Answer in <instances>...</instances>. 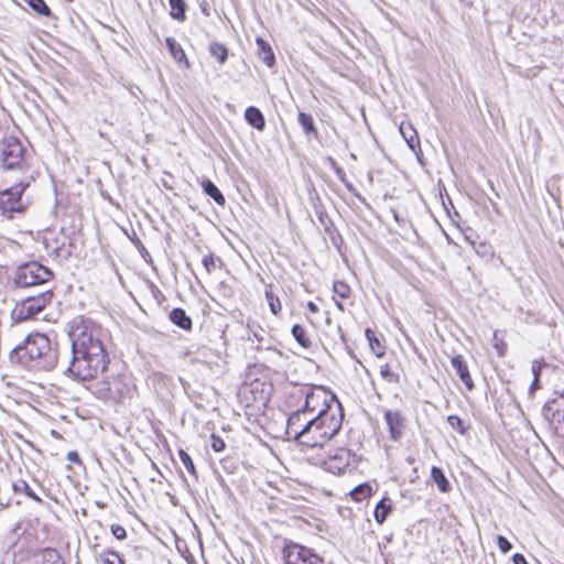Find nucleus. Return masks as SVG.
<instances>
[{
  "mask_svg": "<svg viewBox=\"0 0 564 564\" xmlns=\"http://www.w3.org/2000/svg\"><path fill=\"white\" fill-rule=\"evenodd\" d=\"M72 359L65 373L78 381L104 375L110 362L105 341L109 334L100 324L84 315L75 316L67 330Z\"/></svg>",
  "mask_w": 564,
  "mask_h": 564,
  "instance_id": "1",
  "label": "nucleus"
},
{
  "mask_svg": "<svg viewBox=\"0 0 564 564\" xmlns=\"http://www.w3.org/2000/svg\"><path fill=\"white\" fill-rule=\"evenodd\" d=\"M12 364L33 371H51L58 361L57 349L50 338L42 333L28 335L24 340L10 350Z\"/></svg>",
  "mask_w": 564,
  "mask_h": 564,
  "instance_id": "2",
  "label": "nucleus"
},
{
  "mask_svg": "<svg viewBox=\"0 0 564 564\" xmlns=\"http://www.w3.org/2000/svg\"><path fill=\"white\" fill-rule=\"evenodd\" d=\"M344 421L341 404L335 409H323L310 416L302 430L296 432V442L307 447L323 446L338 434Z\"/></svg>",
  "mask_w": 564,
  "mask_h": 564,
  "instance_id": "3",
  "label": "nucleus"
},
{
  "mask_svg": "<svg viewBox=\"0 0 564 564\" xmlns=\"http://www.w3.org/2000/svg\"><path fill=\"white\" fill-rule=\"evenodd\" d=\"M54 278L53 271L39 261H28L17 267L13 283L19 289L46 285Z\"/></svg>",
  "mask_w": 564,
  "mask_h": 564,
  "instance_id": "4",
  "label": "nucleus"
},
{
  "mask_svg": "<svg viewBox=\"0 0 564 564\" xmlns=\"http://www.w3.org/2000/svg\"><path fill=\"white\" fill-rule=\"evenodd\" d=\"M24 152L25 149L19 139L14 137L6 139L2 151V167L6 172L4 182L13 181L11 174L14 171L19 173V176L25 173L30 174L29 166L23 159Z\"/></svg>",
  "mask_w": 564,
  "mask_h": 564,
  "instance_id": "5",
  "label": "nucleus"
},
{
  "mask_svg": "<svg viewBox=\"0 0 564 564\" xmlns=\"http://www.w3.org/2000/svg\"><path fill=\"white\" fill-rule=\"evenodd\" d=\"M32 180L31 174L25 173L17 178L13 177V181L8 182L12 184L0 191V209L3 214L21 213L24 210L25 204L23 203L22 195L25 188L30 186Z\"/></svg>",
  "mask_w": 564,
  "mask_h": 564,
  "instance_id": "6",
  "label": "nucleus"
},
{
  "mask_svg": "<svg viewBox=\"0 0 564 564\" xmlns=\"http://www.w3.org/2000/svg\"><path fill=\"white\" fill-rule=\"evenodd\" d=\"M54 293L50 289L42 291L36 295L28 296L15 305L13 316L18 321L30 319L50 305Z\"/></svg>",
  "mask_w": 564,
  "mask_h": 564,
  "instance_id": "7",
  "label": "nucleus"
},
{
  "mask_svg": "<svg viewBox=\"0 0 564 564\" xmlns=\"http://www.w3.org/2000/svg\"><path fill=\"white\" fill-rule=\"evenodd\" d=\"M340 403L335 394H328L323 388H310L305 393V402L301 410L313 416L323 409H335Z\"/></svg>",
  "mask_w": 564,
  "mask_h": 564,
  "instance_id": "8",
  "label": "nucleus"
},
{
  "mask_svg": "<svg viewBox=\"0 0 564 564\" xmlns=\"http://www.w3.org/2000/svg\"><path fill=\"white\" fill-rule=\"evenodd\" d=\"M284 564H324V560L312 549L290 542L282 550Z\"/></svg>",
  "mask_w": 564,
  "mask_h": 564,
  "instance_id": "9",
  "label": "nucleus"
},
{
  "mask_svg": "<svg viewBox=\"0 0 564 564\" xmlns=\"http://www.w3.org/2000/svg\"><path fill=\"white\" fill-rule=\"evenodd\" d=\"M542 414L556 434L564 437V393L547 402L542 409Z\"/></svg>",
  "mask_w": 564,
  "mask_h": 564,
  "instance_id": "10",
  "label": "nucleus"
},
{
  "mask_svg": "<svg viewBox=\"0 0 564 564\" xmlns=\"http://www.w3.org/2000/svg\"><path fill=\"white\" fill-rule=\"evenodd\" d=\"M351 453L347 448H337L333 455L324 460L325 469L333 474H340L349 466Z\"/></svg>",
  "mask_w": 564,
  "mask_h": 564,
  "instance_id": "11",
  "label": "nucleus"
},
{
  "mask_svg": "<svg viewBox=\"0 0 564 564\" xmlns=\"http://www.w3.org/2000/svg\"><path fill=\"white\" fill-rule=\"evenodd\" d=\"M119 381L116 377H105L102 380L94 384V393L99 399H117L121 397L118 388Z\"/></svg>",
  "mask_w": 564,
  "mask_h": 564,
  "instance_id": "12",
  "label": "nucleus"
},
{
  "mask_svg": "<svg viewBox=\"0 0 564 564\" xmlns=\"http://www.w3.org/2000/svg\"><path fill=\"white\" fill-rule=\"evenodd\" d=\"M384 421L389 429L390 438L400 441L405 429V417L400 411L387 410L384 412Z\"/></svg>",
  "mask_w": 564,
  "mask_h": 564,
  "instance_id": "13",
  "label": "nucleus"
},
{
  "mask_svg": "<svg viewBox=\"0 0 564 564\" xmlns=\"http://www.w3.org/2000/svg\"><path fill=\"white\" fill-rule=\"evenodd\" d=\"M400 133L402 134L403 139L405 140L408 147L415 153L421 151V144L420 139L417 135V132L415 128L412 126L411 122H401L399 127Z\"/></svg>",
  "mask_w": 564,
  "mask_h": 564,
  "instance_id": "14",
  "label": "nucleus"
},
{
  "mask_svg": "<svg viewBox=\"0 0 564 564\" xmlns=\"http://www.w3.org/2000/svg\"><path fill=\"white\" fill-rule=\"evenodd\" d=\"M452 367L456 370V373L458 375L459 379L463 381V383L466 386L468 390L474 389V382L471 380L468 366L465 362L463 356L456 355L451 359Z\"/></svg>",
  "mask_w": 564,
  "mask_h": 564,
  "instance_id": "15",
  "label": "nucleus"
},
{
  "mask_svg": "<svg viewBox=\"0 0 564 564\" xmlns=\"http://www.w3.org/2000/svg\"><path fill=\"white\" fill-rule=\"evenodd\" d=\"M310 416L304 413L301 409H297L293 412L289 419L286 424V433L289 436H292L296 441V432H300L305 423V421Z\"/></svg>",
  "mask_w": 564,
  "mask_h": 564,
  "instance_id": "16",
  "label": "nucleus"
},
{
  "mask_svg": "<svg viewBox=\"0 0 564 564\" xmlns=\"http://www.w3.org/2000/svg\"><path fill=\"white\" fill-rule=\"evenodd\" d=\"M34 564H65L59 553L52 547H46L34 554Z\"/></svg>",
  "mask_w": 564,
  "mask_h": 564,
  "instance_id": "17",
  "label": "nucleus"
},
{
  "mask_svg": "<svg viewBox=\"0 0 564 564\" xmlns=\"http://www.w3.org/2000/svg\"><path fill=\"white\" fill-rule=\"evenodd\" d=\"M170 321L177 327L184 330H191L193 323L192 318L181 307L173 308L169 314Z\"/></svg>",
  "mask_w": 564,
  "mask_h": 564,
  "instance_id": "18",
  "label": "nucleus"
},
{
  "mask_svg": "<svg viewBox=\"0 0 564 564\" xmlns=\"http://www.w3.org/2000/svg\"><path fill=\"white\" fill-rule=\"evenodd\" d=\"M245 119L250 126L259 131H262L265 127V119L257 107L249 106L245 111Z\"/></svg>",
  "mask_w": 564,
  "mask_h": 564,
  "instance_id": "19",
  "label": "nucleus"
},
{
  "mask_svg": "<svg viewBox=\"0 0 564 564\" xmlns=\"http://www.w3.org/2000/svg\"><path fill=\"white\" fill-rule=\"evenodd\" d=\"M256 43L258 46V54L262 62L267 66L272 67L275 64V56L271 46L261 37H257Z\"/></svg>",
  "mask_w": 564,
  "mask_h": 564,
  "instance_id": "20",
  "label": "nucleus"
},
{
  "mask_svg": "<svg viewBox=\"0 0 564 564\" xmlns=\"http://www.w3.org/2000/svg\"><path fill=\"white\" fill-rule=\"evenodd\" d=\"M202 187L204 193L213 198L218 205H224L226 203L225 196L210 180H204L202 182Z\"/></svg>",
  "mask_w": 564,
  "mask_h": 564,
  "instance_id": "21",
  "label": "nucleus"
},
{
  "mask_svg": "<svg viewBox=\"0 0 564 564\" xmlns=\"http://www.w3.org/2000/svg\"><path fill=\"white\" fill-rule=\"evenodd\" d=\"M431 478L436 484L437 488L442 492H448L451 490V484L447 480L444 471L436 466H433L431 469Z\"/></svg>",
  "mask_w": 564,
  "mask_h": 564,
  "instance_id": "22",
  "label": "nucleus"
},
{
  "mask_svg": "<svg viewBox=\"0 0 564 564\" xmlns=\"http://www.w3.org/2000/svg\"><path fill=\"white\" fill-rule=\"evenodd\" d=\"M297 121L306 135L317 137V129L312 115L301 111L297 116Z\"/></svg>",
  "mask_w": 564,
  "mask_h": 564,
  "instance_id": "23",
  "label": "nucleus"
},
{
  "mask_svg": "<svg viewBox=\"0 0 564 564\" xmlns=\"http://www.w3.org/2000/svg\"><path fill=\"white\" fill-rule=\"evenodd\" d=\"M391 508V501L388 498H383L377 503L373 517L379 524H382L386 521Z\"/></svg>",
  "mask_w": 564,
  "mask_h": 564,
  "instance_id": "24",
  "label": "nucleus"
},
{
  "mask_svg": "<svg viewBox=\"0 0 564 564\" xmlns=\"http://www.w3.org/2000/svg\"><path fill=\"white\" fill-rule=\"evenodd\" d=\"M13 491L15 494L23 492L30 499L34 500L37 503H43V500L35 494L32 487L23 479L15 481L12 485Z\"/></svg>",
  "mask_w": 564,
  "mask_h": 564,
  "instance_id": "25",
  "label": "nucleus"
},
{
  "mask_svg": "<svg viewBox=\"0 0 564 564\" xmlns=\"http://www.w3.org/2000/svg\"><path fill=\"white\" fill-rule=\"evenodd\" d=\"M366 338L369 343L371 351L377 357H382L386 354L384 346L381 344L380 339L376 336L375 332H372L370 328H367L365 332Z\"/></svg>",
  "mask_w": 564,
  "mask_h": 564,
  "instance_id": "26",
  "label": "nucleus"
},
{
  "mask_svg": "<svg viewBox=\"0 0 564 564\" xmlns=\"http://www.w3.org/2000/svg\"><path fill=\"white\" fill-rule=\"evenodd\" d=\"M98 558L101 564H126L122 556L112 549L102 550L99 553Z\"/></svg>",
  "mask_w": 564,
  "mask_h": 564,
  "instance_id": "27",
  "label": "nucleus"
},
{
  "mask_svg": "<svg viewBox=\"0 0 564 564\" xmlns=\"http://www.w3.org/2000/svg\"><path fill=\"white\" fill-rule=\"evenodd\" d=\"M171 7V17L177 21H185L186 19V3L184 0H169Z\"/></svg>",
  "mask_w": 564,
  "mask_h": 564,
  "instance_id": "28",
  "label": "nucleus"
},
{
  "mask_svg": "<svg viewBox=\"0 0 564 564\" xmlns=\"http://www.w3.org/2000/svg\"><path fill=\"white\" fill-rule=\"evenodd\" d=\"M209 53L217 58L219 64H225L228 57V50L223 43L213 42L209 44Z\"/></svg>",
  "mask_w": 564,
  "mask_h": 564,
  "instance_id": "29",
  "label": "nucleus"
},
{
  "mask_svg": "<svg viewBox=\"0 0 564 564\" xmlns=\"http://www.w3.org/2000/svg\"><path fill=\"white\" fill-rule=\"evenodd\" d=\"M165 44L171 53V55L176 59L177 62H182L186 58L185 52L182 48V46L175 41L173 37H166Z\"/></svg>",
  "mask_w": 564,
  "mask_h": 564,
  "instance_id": "30",
  "label": "nucleus"
},
{
  "mask_svg": "<svg viewBox=\"0 0 564 564\" xmlns=\"http://www.w3.org/2000/svg\"><path fill=\"white\" fill-rule=\"evenodd\" d=\"M292 335L294 339L304 348H308L312 344L310 337L306 335V330L303 326L295 324L292 327Z\"/></svg>",
  "mask_w": 564,
  "mask_h": 564,
  "instance_id": "31",
  "label": "nucleus"
},
{
  "mask_svg": "<svg viewBox=\"0 0 564 564\" xmlns=\"http://www.w3.org/2000/svg\"><path fill=\"white\" fill-rule=\"evenodd\" d=\"M371 491L372 489L368 484H361L350 491V497L355 501L360 502L369 498L371 496Z\"/></svg>",
  "mask_w": 564,
  "mask_h": 564,
  "instance_id": "32",
  "label": "nucleus"
},
{
  "mask_svg": "<svg viewBox=\"0 0 564 564\" xmlns=\"http://www.w3.org/2000/svg\"><path fill=\"white\" fill-rule=\"evenodd\" d=\"M33 11L43 17H51L52 11L44 0H23Z\"/></svg>",
  "mask_w": 564,
  "mask_h": 564,
  "instance_id": "33",
  "label": "nucleus"
},
{
  "mask_svg": "<svg viewBox=\"0 0 564 564\" xmlns=\"http://www.w3.org/2000/svg\"><path fill=\"white\" fill-rule=\"evenodd\" d=\"M264 295H265L268 305L270 307V311L276 315L281 311L282 305H281L279 297L273 294L272 285H268L265 288Z\"/></svg>",
  "mask_w": 564,
  "mask_h": 564,
  "instance_id": "34",
  "label": "nucleus"
},
{
  "mask_svg": "<svg viewBox=\"0 0 564 564\" xmlns=\"http://www.w3.org/2000/svg\"><path fill=\"white\" fill-rule=\"evenodd\" d=\"M202 263L207 274H210L216 270V268H220L223 261L220 258L215 257L213 253L204 256Z\"/></svg>",
  "mask_w": 564,
  "mask_h": 564,
  "instance_id": "35",
  "label": "nucleus"
},
{
  "mask_svg": "<svg viewBox=\"0 0 564 564\" xmlns=\"http://www.w3.org/2000/svg\"><path fill=\"white\" fill-rule=\"evenodd\" d=\"M178 457H180L181 462L183 463V465L185 466V468L187 469V471L192 476L197 478V471H196L194 462L191 458V456L188 455V453L181 448V449H178Z\"/></svg>",
  "mask_w": 564,
  "mask_h": 564,
  "instance_id": "36",
  "label": "nucleus"
},
{
  "mask_svg": "<svg viewBox=\"0 0 564 564\" xmlns=\"http://www.w3.org/2000/svg\"><path fill=\"white\" fill-rule=\"evenodd\" d=\"M473 247L475 249V252L482 258L490 259L494 256L491 246L485 241L479 242L478 245L473 242Z\"/></svg>",
  "mask_w": 564,
  "mask_h": 564,
  "instance_id": "37",
  "label": "nucleus"
},
{
  "mask_svg": "<svg viewBox=\"0 0 564 564\" xmlns=\"http://www.w3.org/2000/svg\"><path fill=\"white\" fill-rule=\"evenodd\" d=\"M549 368H551V365L547 364L543 358L533 360L531 367L533 378H540L543 370Z\"/></svg>",
  "mask_w": 564,
  "mask_h": 564,
  "instance_id": "38",
  "label": "nucleus"
},
{
  "mask_svg": "<svg viewBox=\"0 0 564 564\" xmlns=\"http://www.w3.org/2000/svg\"><path fill=\"white\" fill-rule=\"evenodd\" d=\"M333 291L340 299H347L350 294V288L346 282L336 281L333 284Z\"/></svg>",
  "mask_w": 564,
  "mask_h": 564,
  "instance_id": "39",
  "label": "nucleus"
},
{
  "mask_svg": "<svg viewBox=\"0 0 564 564\" xmlns=\"http://www.w3.org/2000/svg\"><path fill=\"white\" fill-rule=\"evenodd\" d=\"M447 423L456 430L459 434L464 435L466 433V427L463 424V421L457 415H448Z\"/></svg>",
  "mask_w": 564,
  "mask_h": 564,
  "instance_id": "40",
  "label": "nucleus"
},
{
  "mask_svg": "<svg viewBox=\"0 0 564 564\" xmlns=\"http://www.w3.org/2000/svg\"><path fill=\"white\" fill-rule=\"evenodd\" d=\"M210 440H212L210 446L214 452L219 453L226 448V443L220 436H218L216 434H212Z\"/></svg>",
  "mask_w": 564,
  "mask_h": 564,
  "instance_id": "41",
  "label": "nucleus"
},
{
  "mask_svg": "<svg viewBox=\"0 0 564 564\" xmlns=\"http://www.w3.org/2000/svg\"><path fill=\"white\" fill-rule=\"evenodd\" d=\"M380 375L388 382L397 381V376L391 371V368L388 364H384L380 367Z\"/></svg>",
  "mask_w": 564,
  "mask_h": 564,
  "instance_id": "42",
  "label": "nucleus"
},
{
  "mask_svg": "<svg viewBox=\"0 0 564 564\" xmlns=\"http://www.w3.org/2000/svg\"><path fill=\"white\" fill-rule=\"evenodd\" d=\"M110 531L117 540H124L127 538V531L120 524H111Z\"/></svg>",
  "mask_w": 564,
  "mask_h": 564,
  "instance_id": "43",
  "label": "nucleus"
},
{
  "mask_svg": "<svg viewBox=\"0 0 564 564\" xmlns=\"http://www.w3.org/2000/svg\"><path fill=\"white\" fill-rule=\"evenodd\" d=\"M497 544L502 553H508L512 549L511 542L503 535L497 536Z\"/></svg>",
  "mask_w": 564,
  "mask_h": 564,
  "instance_id": "44",
  "label": "nucleus"
},
{
  "mask_svg": "<svg viewBox=\"0 0 564 564\" xmlns=\"http://www.w3.org/2000/svg\"><path fill=\"white\" fill-rule=\"evenodd\" d=\"M494 346L497 348L499 356L505 354V344L498 338L497 332L494 333Z\"/></svg>",
  "mask_w": 564,
  "mask_h": 564,
  "instance_id": "45",
  "label": "nucleus"
},
{
  "mask_svg": "<svg viewBox=\"0 0 564 564\" xmlns=\"http://www.w3.org/2000/svg\"><path fill=\"white\" fill-rule=\"evenodd\" d=\"M67 460L75 464H80V458L77 452L70 451L67 453Z\"/></svg>",
  "mask_w": 564,
  "mask_h": 564,
  "instance_id": "46",
  "label": "nucleus"
},
{
  "mask_svg": "<svg viewBox=\"0 0 564 564\" xmlns=\"http://www.w3.org/2000/svg\"><path fill=\"white\" fill-rule=\"evenodd\" d=\"M512 561H513V564H529L527 562L525 557L520 553L513 554Z\"/></svg>",
  "mask_w": 564,
  "mask_h": 564,
  "instance_id": "47",
  "label": "nucleus"
},
{
  "mask_svg": "<svg viewBox=\"0 0 564 564\" xmlns=\"http://www.w3.org/2000/svg\"><path fill=\"white\" fill-rule=\"evenodd\" d=\"M540 378H533L532 383L530 386V392L533 393L535 390L540 389Z\"/></svg>",
  "mask_w": 564,
  "mask_h": 564,
  "instance_id": "48",
  "label": "nucleus"
},
{
  "mask_svg": "<svg viewBox=\"0 0 564 564\" xmlns=\"http://www.w3.org/2000/svg\"><path fill=\"white\" fill-rule=\"evenodd\" d=\"M250 332L252 333L253 337H254L258 341H262V340H263V337H262L263 329H261V328L256 329V330L250 329Z\"/></svg>",
  "mask_w": 564,
  "mask_h": 564,
  "instance_id": "49",
  "label": "nucleus"
},
{
  "mask_svg": "<svg viewBox=\"0 0 564 564\" xmlns=\"http://www.w3.org/2000/svg\"><path fill=\"white\" fill-rule=\"evenodd\" d=\"M307 308L312 313H317L318 312V306L315 303L311 302V301L307 303Z\"/></svg>",
  "mask_w": 564,
  "mask_h": 564,
  "instance_id": "50",
  "label": "nucleus"
},
{
  "mask_svg": "<svg viewBox=\"0 0 564 564\" xmlns=\"http://www.w3.org/2000/svg\"><path fill=\"white\" fill-rule=\"evenodd\" d=\"M336 174L344 181L345 173L341 167H336Z\"/></svg>",
  "mask_w": 564,
  "mask_h": 564,
  "instance_id": "51",
  "label": "nucleus"
},
{
  "mask_svg": "<svg viewBox=\"0 0 564 564\" xmlns=\"http://www.w3.org/2000/svg\"><path fill=\"white\" fill-rule=\"evenodd\" d=\"M336 306L340 310V311H344V306L340 302L336 301Z\"/></svg>",
  "mask_w": 564,
  "mask_h": 564,
  "instance_id": "52",
  "label": "nucleus"
},
{
  "mask_svg": "<svg viewBox=\"0 0 564 564\" xmlns=\"http://www.w3.org/2000/svg\"><path fill=\"white\" fill-rule=\"evenodd\" d=\"M346 186H347V188H348L349 191H352V189H354V187H352V185H351L350 183H347V184H346Z\"/></svg>",
  "mask_w": 564,
  "mask_h": 564,
  "instance_id": "53",
  "label": "nucleus"
},
{
  "mask_svg": "<svg viewBox=\"0 0 564 564\" xmlns=\"http://www.w3.org/2000/svg\"><path fill=\"white\" fill-rule=\"evenodd\" d=\"M203 12L205 13V15H209V13L207 12L206 8H203Z\"/></svg>",
  "mask_w": 564,
  "mask_h": 564,
  "instance_id": "54",
  "label": "nucleus"
},
{
  "mask_svg": "<svg viewBox=\"0 0 564 564\" xmlns=\"http://www.w3.org/2000/svg\"><path fill=\"white\" fill-rule=\"evenodd\" d=\"M134 551H135L137 553H139V551H141V549H139V547H134Z\"/></svg>",
  "mask_w": 564,
  "mask_h": 564,
  "instance_id": "55",
  "label": "nucleus"
}]
</instances>
